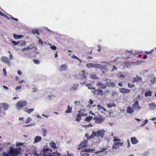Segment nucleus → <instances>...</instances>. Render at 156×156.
<instances>
[{
    "label": "nucleus",
    "mask_w": 156,
    "mask_h": 156,
    "mask_svg": "<svg viewBox=\"0 0 156 156\" xmlns=\"http://www.w3.org/2000/svg\"><path fill=\"white\" fill-rule=\"evenodd\" d=\"M116 105L114 103H110L107 105V106L108 108H112L113 107H115Z\"/></svg>",
    "instance_id": "27"
},
{
    "label": "nucleus",
    "mask_w": 156,
    "mask_h": 156,
    "mask_svg": "<svg viewBox=\"0 0 156 156\" xmlns=\"http://www.w3.org/2000/svg\"><path fill=\"white\" fill-rule=\"evenodd\" d=\"M131 141L133 144H136L138 142V140L135 137H132L131 138Z\"/></svg>",
    "instance_id": "17"
},
{
    "label": "nucleus",
    "mask_w": 156,
    "mask_h": 156,
    "mask_svg": "<svg viewBox=\"0 0 156 156\" xmlns=\"http://www.w3.org/2000/svg\"><path fill=\"white\" fill-rule=\"evenodd\" d=\"M87 74L85 71L83 70L79 74L80 78L81 80L80 83L82 86L84 85L87 81Z\"/></svg>",
    "instance_id": "2"
},
{
    "label": "nucleus",
    "mask_w": 156,
    "mask_h": 156,
    "mask_svg": "<svg viewBox=\"0 0 156 156\" xmlns=\"http://www.w3.org/2000/svg\"><path fill=\"white\" fill-rule=\"evenodd\" d=\"M148 122V120L146 119H145L144 122V124L145 125Z\"/></svg>",
    "instance_id": "59"
},
{
    "label": "nucleus",
    "mask_w": 156,
    "mask_h": 156,
    "mask_svg": "<svg viewBox=\"0 0 156 156\" xmlns=\"http://www.w3.org/2000/svg\"><path fill=\"white\" fill-rule=\"evenodd\" d=\"M134 109L133 107L132 108L131 107L129 106L127 108V112L128 113L131 114L134 112Z\"/></svg>",
    "instance_id": "16"
},
{
    "label": "nucleus",
    "mask_w": 156,
    "mask_h": 156,
    "mask_svg": "<svg viewBox=\"0 0 156 156\" xmlns=\"http://www.w3.org/2000/svg\"><path fill=\"white\" fill-rule=\"evenodd\" d=\"M118 85H119V86L121 87H122L123 86L122 84L120 82L118 84Z\"/></svg>",
    "instance_id": "64"
},
{
    "label": "nucleus",
    "mask_w": 156,
    "mask_h": 156,
    "mask_svg": "<svg viewBox=\"0 0 156 156\" xmlns=\"http://www.w3.org/2000/svg\"><path fill=\"white\" fill-rule=\"evenodd\" d=\"M72 58H75L76 59H78V58L77 56H76V55H73V56L72 57Z\"/></svg>",
    "instance_id": "56"
},
{
    "label": "nucleus",
    "mask_w": 156,
    "mask_h": 156,
    "mask_svg": "<svg viewBox=\"0 0 156 156\" xmlns=\"http://www.w3.org/2000/svg\"><path fill=\"white\" fill-rule=\"evenodd\" d=\"M117 69V68L115 66H113L112 69V70L111 71L112 72H113L115 70H116Z\"/></svg>",
    "instance_id": "42"
},
{
    "label": "nucleus",
    "mask_w": 156,
    "mask_h": 156,
    "mask_svg": "<svg viewBox=\"0 0 156 156\" xmlns=\"http://www.w3.org/2000/svg\"><path fill=\"white\" fill-rule=\"evenodd\" d=\"M23 110L28 113L30 114L34 110V108L28 109L27 108H24L23 109Z\"/></svg>",
    "instance_id": "24"
},
{
    "label": "nucleus",
    "mask_w": 156,
    "mask_h": 156,
    "mask_svg": "<svg viewBox=\"0 0 156 156\" xmlns=\"http://www.w3.org/2000/svg\"><path fill=\"white\" fill-rule=\"evenodd\" d=\"M93 117L91 116H88L85 119V120L87 122H90L91 119H92Z\"/></svg>",
    "instance_id": "33"
},
{
    "label": "nucleus",
    "mask_w": 156,
    "mask_h": 156,
    "mask_svg": "<svg viewBox=\"0 0 156 156\" xmlns=\"http://www.w3.org/2000/svg\"><path fill=\"white\" fill-rule=\"evenodd\" d=\"M98 92V95L102 96L103 95V91L100 89H98L96 90Z\"/></svg>",
    "instance_id": "32"
},
{
    "label": "nucleus",
    "mask_w": 156,
    "mask_h": 156,
    "mask_svg": "<svg viewBox=\"0 0 156 156\" xmlns=\"http://www.w3.org/2000/svg\"><path fill=\"white\" fill-rule=\"evenodd\" d=\"M17 73H18L19 74V75H21L22 74V73H21V71L20 70H19L18 71H17Z\"/></svg>",
    "instance_id": "63"
},
{
    "label": "nucleus",
    "mask_w": 156,
    "mask_h": 156,
    "mask_svg": "<svg viewBox=\"0 0 156 156\" xmlns=\"http://www.w3.org/2000/svg\"><path fill=\"white\" fill-rule=\"evenodd\" d=\"M81 116H84L87 115V114L86 113L85 110L84 109H81L79 111Z\"/></svg>",
    "instance_id": "23"
},
{
    "label": "nucleus",
    "mask_w": 156,
    "mask_h": 156,
    "mask_svg": "<svg viewBox=\"0 0 156 156\" xmlns=\"http://www.w3.org/2000/svg\"><path fill=\"white\" fill-rule=\"evenodd\" d=\"M34 47L35 45L34 44H30L28 47L26 48V50L28 51L30 50L32 48H34Z\"/></svg>",
    "instance_id": "26"
},
{
    "label": "nucleus",
    "mask_w": 156,
    "mask_h": 156,
    "mask_svg": "<svg viewBox=\"0 0 156 156\" xmlns=\"http://www.w3.org/2000/svg\"><path fill=\"white\" fill-rule=\"evenodd\" d=\"M12 42L15 45H17L19 43V42H16V41H12Z\"/></svg>",
    "instance_id": "47"
},
{
    "label": "nucleus",
    "mask_w": 156,
    "mask_h": 156,
    "mask_svg": "<svg viewBox=\"0 0 156 156\" xmlns=\"http://www.w3.org/2000/svg\"><path fill=\"white\" fill-rule=\"evenodd\" d=\"M34 62L37 64H38L39 63V62L37 60H33Z\"/></svg>",
    "instance_id": "48"
},
{
    "label": "nucleus",
    "mask_w": 156,
    "mask_h": 156,
    "mask_svg": "<svg viewBox=\"0 0 156 156\" xmlns=\"http://www.w3.org/2000/svg\"><path fill=\"white\" fill-rule=\"evenodd\" d=\"M98 51H100L101 50V47L100 45H98Z\"/></svg>",
    "instance_id": "57"
},
{
    "label": "nucleus",
    "mask_w": 156,
    "mask_h": 156,
    "mask_svg": "<svg viewBox=\"0 0 156 156\" xmlns=\"http://www.w3.org/2000/svg\"><path fill=\"white\" fill-rule=\"evenodd\" d=\"M13 37L15 39H17L18 38L21 39L23 36L21 35H16L15 34H13Z\"/></svg>",
    "instance_id": "30"
},
{
    "label": "nucleus",
    "mask_w": 156,
    "mask_h": 156,
    "mask_svg": "<svg viewBox=\"0 0 156 156\" xmlns=\"http://www.w3.org/2000/svg\"><path fill=\"white\" fill-rule=\"evenodd\" d=\"M95 136H97V133L95 131H93L92 132V134L89 136L88 138L92 139Z\"/></svg>",
    "instance_id": "25"
},
{
    "label": "nucleus",
    "mask_w": 156,
    "mask_h": 156,
    "mask_svg": "<svg viewBox=\"0 0 156 156\" xmlns=\"http://www.w3.org/2000/svg\"><path fill=\"white\" fill-rule=\"evenodd\" d=\"M41 137L38 136H36L35 138L34 143L35 144L36 143H39L41 141Z\"/></svg>",
    "instance_id": "14"
},
{
    "label": "nucleus",
    "mask_w": 156,
    "mask_h": 156,
    "mask_svg": "<svg viewBox=\"0 0 156 156\" xmlns=\"http://www.w3.org/2000/svg\"><path fill=\"white\" fill-rule=\"evenodd\" d=\"M21 88V86H18L16 87V90H18L20 89Z\"/></svg>",
    "instance_id": "60"
},
{
    "label": "nucleus",
    "mask_w": 156,
    "mask_h": 156,
    "mask_svg": "<svg viewBox=\"0 0 156 156\" xmlns=\"http://www.w3.org/2000/svg\"><path fill=\"white\" fill-rule=\"evenodd\" d=\"M142 81V79L141 78L138 77V76H136V77L134 78L133 79V82L136 81H138L139 82H141Z\"/></svg>",
    "instance_id": "22"
},
{
    "label": "nucleus",
    "mask_w": 156,
    "mask_h": 156,
    "mask_svg": "<svg viewBox=\"0 0 156 156\" xmlns=\"http://www.w3.org/2000/svg\"><path fill=\"white\" fill-rule=\"evenodd\" d=\"M118 77L121 78H124L125 77V76L122 73L119 72V73L118 74Z\"/></svg>",
    "instance_id": "37"
},
{
    "label": "nucleus",
    "mask_w": 156,
    "mask_h": 156,
    "mask_svg": "<svg viewBox=\"0 0 156 156\" xmlns=\"http://www.w3.org/2000/svg\"><path fill=\"white\" fill-rule=\"evenodd\" d=\"M96 85L99 87V88L102 89H105L106 87V84L102 83L100 82H98Z\"/></svg>",
    "instance_id": "10"
},
{
    "label": "nucleus",
    "mask_w": 156,
    "mask_h": 156,
    "mask_svg": "<svg viewBox=\"0 0 156 156\" xmlns=\"http://www.w3.org/2000/svg\"><path fill=\"white\" fill-rule=\"evenodd\" d=\"M19 154V151L17 148H11L8 153L4 152L2 156H16Z\"/></svg>",
    "instance_id": "1"
},
{
    "label": "nucleus",
    "mask_w": 156,
    "mask_h": 156,
    "mask_svg": "<svg viewBox=\"0 0 156 156\" xmlns=\"http://www.w3.org/2000/svg\"><path fill=\"white\" fill-rule=\"evenodd\" d=\"M3 106L4 110L5 111H6L8 110L9 106V105L7 104L3 103Z\"/></svg>",
    "instance_id": "31"
},
{
    "label": "nucleus",
    "mask_w": 156,
    "mask_h": 156,
    "mask_svg": "<svg viewBox=\"0 0 156 156\" xmlns=\"http://www.w3.org/2000/svg\"><path fill=\"white\" fill-rule=\"evenodd\" d=\"M76 120L78 122H79L81 119V116L80 112H79V111L76 112Z\"/></svg>",
    "instance_id": "13"
},
{
    "label": "nucleus",
    "mask_w": 156,
    "mask_h": 156,
    "mask_svg": "<svg viewBox=\"0 0 156 156\" xmlns=\"http://www.w3.org/2000/svg\"><path fill=\"white\" fill-rule=\"evenodd\" d=\"M78 85V84H77V85L76 86L74 87L73 86L70 89V91H75L77 90V86Z\"/></svg>",
    "instance_id": "29"
},
{
    "label": "nucleus",
    "mask_w": 156,
    "mask_h": 156,
    "mask_svg": "<svg viewBox=\"0 0 156 156\" xmlns=\"http://www.w3.org/2000/svg\"><path fill=\"white\" fill-rule=\"evenodd\" d=\"M88 88L89 89H90V90H95V88H94V87H88Z\"/></svg>",
    "instance_id": "55"
},
{
    "label": "nucleus",
    "mask_w": 156,
    "mask_h": 156,
    "mask_svg": "<svg viewBox=\"0 0 156 156\" xmlns=\"http://www.w3.org/2000/svg\"><path fill=\"white\" fill-rule=\"evenodd\" d=\"M120 91L122 94L129 93L130 92V90L125 88H121L120 89Z\"/></svg>",
    "instance_id": "11"
},
{
    "label": "nucleus",
    "mask_w": 156,
    "mask_h": 156,
    "mask_svg": "<svg viewBox=\"0 0 156 156\" xmlns=\"http://www.w3.org/2000/svg\"><path fill=\"white\" fill-rule=\"evenodd\" d=\"M90 151V149H88L86 148L83 149L81 151V155H86L87 156H88L89 155V154L88 153H84V154H82L83 152H89Z\"/></svg>",
    "instance_id": "12"
},
{
    "label": "nucleus",
    "mask_w": 156,
    "mask_h": 156,
    "mask_svg": "<svg viewBox=\"0 0 156 156\" xmlns=\"http://www.w3.org/2000/svg\"><path fill=\"white\" fill-rule=\"evenodd\" d=\"M153 51V50H152L151 51H149V52L146 51L145 52V53L146 54H149V53H151V52H152Z\"/></svg>",
    "instance_id": "62"
},
{
    "label": "nucleus",
    "mask_w": 156,
    "mask_h": 156,
    "mask_svg": "<svg viewBox=\"0 0 156 156\" xmlns=\"http://www.w3.org/2000/svg\"><path fill=\"white\" fill-rule=\"evenodd\" d=\"M151 93L150 91H147L145 94V96L146 97L151 96Z\"/></svg>",
    "instance_id": "35"
},
{
    "label": "nucleus",
    "mask_w": 156,
    "mask_h": 156,
    "mask_svg": "<svg viewBox=\"0 0 156 156\" xmlns=\"http://www.w3.org/2000/svg\"><path fill=\"white\" fill-rule=\"evenodd\" d=\"M1 60L2 62L6 64L9 66H10L11 62L7 57L5 56L2 57L1 58Z\"/></svg>",
    "instance_id": "6"
},
{
    "label": "nucleus",
    "mask_w": 156,
    "mask_h": 156,
    "mask_svg": "<svg viewBox=\"0 0 156 156\" xmlns=\"http://www.w3.org/2000/svg\"><path fill=\"white\" fill-rule=\"evenodd\" d=\"M105 84L106 86H107L108 87H114L115 85V84L114 83L110 81L106 82Z\"/></svg>",
    "instance_id": "20"
},
{
    "label": "nucleus",
    "mask_w": 156,
    "mask_h": 156,
    "mask_svg": "<svg viewBox=\"0 0 156 156\" xmlns=\"http://www.w3.org/2000/svg\"><path fill=\"white\" fill-rule=\"evenodd\" d=\"M105 131H106L103 129L98 130L97 132H96L97 136L101 137V138H103Z\"/></svg>",
    "instance_id": "8"
},
{
    "label": "nucleus",
    "mask_w": 156,
    "mask_h": 156,
    "mask_svg": "<svg viewBox=\"0 0 156 156\" xmlns=\"http://www.w3.org/2000/svg\"><path fill=\"white\" fill-rule=\"evenodd\" d=\"M105 150V148H102L100 149V150L98 151V152H101L104 151Z\"/></svg>",
    "instance_id": "50"
},
{
    "label": "nucleus",
    "mask_w": 156,
    "mask_h": 156,
    "mask_svg": "<svg viewBox=\"0 0 156 156\" xmlns=\"http://www.w3.org/2000/svg\"><path fill=\"white\" fill-rule=\"evenodd\" d=\"M0 15L4 17H6V16L5 14L2 13L0 11Z\"/></svg>",
    "instance_id": "51"
},
{
    "label": "nucleus",
    "mask_w": 156,
    "mask_h": 156,
    "mask_svg": "<svg viewBox=\"0 0 156 156\" xmlns=\"http://www.w3.org/2000/svg\"><path fill=\"white\" fill-rule=\"evenodd\" d=\"M93 67L94 68L96 69H101L103 67V66L99 64L93 63Z\"/></svg>",
    "instance_id": "21"
},
{
    "label": "nucleus",
    "mask_w": 156,
    "mask_h": 156,
    "mask_svg": "<svg viewBox=\"0 0 156 156\" xmlns=\"http://www.w3.org/2000/svg\"><path fill=\"white\" fill-rule=\"evenodd\" d=\"M9 58L11 60H12L13 59V57L12 55V54H10V56H9Z\"/></svg>",
    "instance_id": "53"
},
{
    "label": "nucleus",
    "mask_w": 156,
    "mask_h": 156,
    "mask_svg": "<svg viewBox=\"0 0 156 156\" xmlns=\"http://www.w3.org/2000/svg\"><path fill=\"white\" fill-rule=\"evenodd\" d=\"M87 141L85 140L83 142L81 143V145L82 146V147H87Z\"/></svg>",
    "instance_id": "36"
},
{
    "label": "nucleus",
    "mask_w": 156,
    "mask_h": 156,
    "mask_svg": "<svg viewBox=\"0 0 156 156\" xmlns=\"http://www.w3.org/2000/svg\"><path fill=\"white\" fill-rule=\"evenodd\" d=\"M127 142H128V145H127V147H129L130 146V143H129V140H127Z\"/></svg>",
    "instance_id": "58"
},
{
    "label": "nucleus",
    "mask_w": 156,
    "mask_h": 156,
    "mask_svg": "<svg viewBox=\"0 0 156 156\" xmlns=\"http://www.w3.org/2000/svg\"><path fill=\"white\" fill-rule=\"evenodd\" d=\"M133 107L135 110H137V109H140V107L139 104V102L137 100H136L133 105Z\"/></svg>",
    "instance_id": "9"
},
{
    "label": "nucleus",
    "mask_w": 156,
    "mask_h": 156,
    "mask_svg": "<svg viewBox=\"0 0 156 156\" xmlns=\"http://www.w3.org/2000/svg\"><path fill=\"white\" fill-rule=\"evenodd\" d=\"M31 120V118L28 117L26 120V123H27L29 122Z\"/></svg>",
    "instance_id": "41"
},
{
    "label": "nucleus",
    "mask_w": 156,
    "mask_h": 156,
    "mask_svg": "<svg viewBox=\"0 0 156 156\" xmlns=\"http://www.w3.org/2000/svg\"><path fill=\"white\" fill-rule=\"evenodd\" d=\"M72 110V108L70 107L69 105H68V109L65 111V112L66 113H69L71 112Z\"/></svg>",
    "instance_id": "34"
},
{
    "label": "nucleus",
    "mask_w": 156,
    "mask_h": 156,
    "mask_svg": "<svg viewBox=\"0 0 156 156\" xmlns=\"http://www.w3.org/2000/svg\"><path fill=\"white\" fill-rule=\"evenodd\" d=\"M32 33L33 34H37L38 35L39 34V33L38 32V31L36 29L34 30Z\"/></svg>",
    "instance_id": "39"
},
{
    "label": "nucleus",
    "mask_w": 156,
    "mask_h": 156,
    "mask_svg": "<svg viewBox=\"0 0 156 156\" xmlns=\"http://www.w3.org/2000/svg\"><path fill=\"white\" fill-rule=\"evenodd\" d=\"M27 104V103L26 101L20 100L16 104V108L18 110H21L22 108L26 106Z\"/></svg>",
    "instance_id": "4"
},
{
    "label": "nucleus",
    "mask_w": 156,
    "mask_h": 156,
    "mask_svg": "<svg viewBox=\"0 0 156 156\" xmlns=\"http://www.w3.org/2000/svg\"><path fill=\"white\" fill-rule=\"evenodd\" d=\"M50 48L51 49L53 50H55L57 48L56 47H55V46H51Z\"/></svg>",
    "instance_id": "46"
},
{
    "label": "nucleus",
    "mask_w": 156,
    "mask_h": 156,
    "mask_svg": "<svg viewBox=\"0 0 156 156\" xmlns=\"http://www.w3.org/2000/svg\"><path fill=\"white\" fill-rule=\"evenodd\" d=\"M128 86L129 87H133L135 86V85L134 84H130L129 83H128Z\"/></svg>",
    "instance_id": "43"
},
{
    "label": "nucleus",
    "mask_w": 156,
    "mask_h": 156,
    "mask_svg": "<svg viewBox=\"0 0 156 156\" xmlns=\"http://www.w3.org/2000/svg\"><path fill=\"white\" fill-rule=\"evenodd\" d=\"M67 68V66L66 65H62L59 69L60 71H63L66 70Z\"/></svg>",
    "instance_id": "19"
},
{
    "label": "nucleus",
    "mask_w": 156,
    "mask_h": 156,
    "mask_svg": "<svg viewBox=\"0 0 156 156\" xmlns=\"http://www.w3.org/2000/svg\"><path fill=\"white\" fill-rule=\"evenodd\" d=\"M37 38L38 39V42L40 44H42L43 43V41L41 40V39L39 38V37H38Z\"/></svg>",
    "instance_id": "45"
},
{
    "label": "nucleus",
    "mask_w": 156,
    "mask_h": 156,
    "mask_svg": "<svg viewBox=\"0 0 156 156\" xmlns=\"http://www.w3.org/2000/svg\"><path fill=\"white\" fill-rule=\"evenodd\" d=\"M42 130L43 133H46L47 132V130L45 129H42Z\"/></svg>",
    "instance_id": "52"
},
{
    "label": "nucleus",
    "mask_w": 156,
    "mask_h": 156,
    "mask_svg": "<svg viewBox=\"0 0 156 156\" xmlns=\"http://www.w3.org/2000/svg\"><path fill=\"white\" fill-rule=\"evenodd\" d=\"M50 145L51 147L55 148L56 147V144L53 142H51L50 143Z\"/></svg>",
    "instance_id": "38"
},
{
    "label": "nucleus",
    "mask_w": 156,
    "mask_h": 156,
    "mask_svg": "<svg viewBox=\"0 0 156 156\" xmlns=\"http://www.w3.org/2000/svg\"><path fill=\"white\" fill-rule=\"evenodd\" d=\"M102 107H101L100 105H98V110H101L102 109Z\"/></svg>",
    "instance_id": "44"
},
{
    "label": "nucleus",
    "mask_w": 156,
    "mask_h": 156,
    "mask_svg": "<svg viewBox=\"0 0 156 156\" xmlns=\"http://www.w3.org/2000/svg\"><path fill=\"white\" fill-rule=\"evenodd\" d=\"M3 72H4V75H6V70L5 69H3Z\"/></svg>",
    "instance_id": "61"
},
{
    "label": "nucleus",
    "mask_w": 156,
    "mask_h": 156,
    "mask_svg": "<svg viewBox=\"0 0 156 156\" xmlns=\"http://www.w3.org/2000/svg\"><path fill=\"white\" fill-rule=\"evenodd\" d=\"M90 76L93 79H96L97 78V77L94 74H91Z\"/></svg>",
    "instance_id": "40"
},
{
    "label": "nucleus",
    "mask_w": 156,
    "mask_h": 156,
    "mask_svg": "<svg viewBox=\"0 0 156 156\" xmlns=\"http://www.w3.org/2000/svg\"><path fill=\"white\" fill-rule=\"evenodd\" d=\"M149 107L151 110H154L156 109V105L154 103H150L149 105Z\"/></svg>",
    "instance_id": "15"
},
{
    "label": "nucleus",
    "mask_w": 156,
    "mask_h": 156,
    "mask_svg": "<svg viewBox=\"0 0 156 156\" xmlns=\"http://www.w3.org/2000/svg\"><path fill=\"white\" fill-rule=\"evenodd\" d=\"M3 88L7 90H8L9 88L7 86H4V85H3Z\"/></svg>",
    "instance_id": "54"
},
{
    "label": "nucleus",
    "mask_w": 156,
    "mask_h": 156,
    "mask_svg": "<svg viewBox=\"0 0 156 156\" xmlns=\"http://www.w3.org/2000/svg\"><path fill=\"white\" fill-rule=\"evenodd\" d=\"M44 150V156H60V153L57 152L51 153V152H48V150Z\"/></svg>",
    "instance_id": "5"
},
{
    "label": "nucleus",
    "mask_w": 156,
    "mask_h": 156,
    "mask_svg": "<svg viewBox=\"0 0 156 156\" xmlns=\"http://www.w3.org/2000/svg\"><path fill=\"white\" fill-rule=\"evenodd\" d=\"M94 120L96 122L99 123L103 122L104 119L101 116H95L94 118Z\"/></svg>",
    "instance_id": "7"
},
{
    "label": "nucleus",
    "mask_w": 156,
    "mask_h": 156,
    "mask_svg": "<svg viewBox=\"0 0 156 156\" xmlns=\"http://www.w3.org/2000/svg\"><path fill=\"white\" fill-rule=\"evenodd\" d=\"M88 102L90 104L92 105L93 103V101L92 99H90L89 100Z\"/></svg>",
    "instance_id": "49"
},
{
    "label": "nucleus",
    "mask_w": 156,
    "mask_h": 156,
    "mask_svg": "<svg viewBox=\"0 0 156 156\" xmlns=\"http://www.w3.org/2000/svg\"><path fill=\"white\" fill-rule=\"evenodd\" d=\"M150 81L152 84H154L156 82V76H151L150 77Z\"/></svg>",
    "instance_id": "18"
},
{
    "label": "nucleus",
    "mask_w": 156,
    "mask_h": 156,
    "mask_svg": "<svg viewBox=\"0 0 156 156\" xmlns=\"http://www.w3.org/2000/svg\"><path fill=\"white\" fill-rule=\"evenodd\" d=\"M93 63H89L86 64V67L88 68H93Z\"/></svg>",
    "instance_id": "28"
},
{
    "label": "nucleus",
    "mask_w": 156,
    "mask_h": 156,
    "mask_svg": "<svg viewBox=\"0 0 156 156\" xmlns=\"http://www.w3.org/2000/svg\"><path fill=\"white\" fill-rule=\"evenodd\" d=\"M113 138V141L114 142V145L113 146L114 147H119L122 146L123 144V142H120L121 140L115 136H114Z\"/></svg>",
    "instance_id": "3"
}]
</instances>
